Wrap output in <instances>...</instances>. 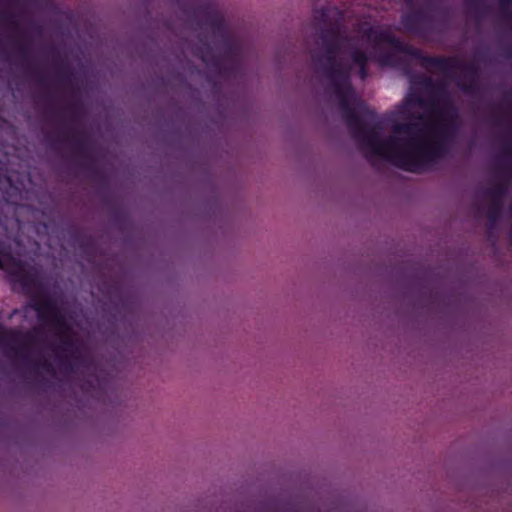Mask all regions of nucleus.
<instances>
[{"mask_svg":"<svg viewBox=\"0 0 512 512\" xmlns=\"http://www.w3.org/2000/svg\"><path fill=\"white\" fill-rule=\"evenodd\" d=\"M495 127L501 130V152L497 160L494 184L477 193L478 210L486 209L489 228L499 220L504 198L512 180V90L505 95L503 103L493 111Z\"/></svg>","mask_w":512,"mask_h":512,"instance_id":"nucleus-4","label":"nucleus"},{"mask_svg":"<svg viewBox=\"0 0 512 512\" xmlns=\"http://www.w3.org/2000/svg\"><path fill=\"white\" fill-rule=\"evenodd\" d=\"M497 3L503 21L512 29V0H497Z\"/></svg>","mask_w":512,"mask_h":512,"instance_id":"nucleus-9","label":"nucleus"},{"mask_svg":"<svg viewBox=\"0 0 512 512\" xmlns=\"http://www.w3.org/2000/svg\"><path fill=\"white\" fill-rule=\"evenodd\" d=\"M173 18L168 28L182 52L201 60L209 77L230 75L253 52V43L230 22L217 0H169Z\"/></svg>","mask_w":512,"mask_h":512,"instance_id":"nucleus-3","label":"nucleus"},{"mask_svg":"<svg viewBox=\"0 0 512 512\" xmlns=\"http://www.w3.org/2000/svg\"><path fill=\"white\" fill-rule=\"evenodd\" d=\"M29 310L36 312L40 326L21 333L0 325V346L4 353L23 361L38 374L56 377L58 373H80L98 382L89 348L68 324L56 301L35 296L24 311Z\"/></svg>","mask_w":512,"mask_h":512,"instance_id":"nucleus-2","label":"nucleus"},{"mask_svg":"<svg viewBox=\"0 0 512 512\" xmlns=\"http://www.w3.org/2000/svg\"><path fill=\"white\" fill-rule=\"evenodd\" d=\"M466 14L473 18L477 29H480L481 22L490 17L493 13L490 0H463Z\"/></svg>","mask_w":512,"mask_h":512,"instance_id":"nucleus-7","label":"nucleus"},{"mask_svg":"<svg viewBox=\"0 0 512 512\" xmlns=\"http://www.w3.org/2000/svg\"><path fill=\"white\" fill-rule=\"evenodd\" d=\"M13 274L27 293L35 295L38 292L39 280L35 269H27L24 265H19Z\"/></svg>","mask_w":512,"mask_h":512,"instance_id":"nucleus-8","label":"nucleus"},{"mask_svg":"<svg viewBox=\"0 0 512 512\" xmlns=\"http://www.w3.org/2000/svg\"><path fill=\"white\" fill-rule=\"evenodd\" d=\"M409 13L402 17L403 27L414 33L429 36L441 32L450 20L449 10L439 7L431 0H405Z\"/></svg>","mask_w":512,"mask_h":512,"instance_id":"nucleus-5","label":"nucleus"},{"mask_svg":"<svg viewBox=\"0 0 512 512\" xmlns=\"http://www.w3.org/2000/svg\"><path fill=\"white\" fill-rule=\"evenodd\" d=\"M23 16L22 0H0V29L7 34L12 47L26 57L29 52V44L21 28Z\"/></svg>","mask_w":512,"mask_h":512,"instance_id":"nucleus-6","label":"nucleus"},{"mask_svg":"<svg viewBox=\"0 0 512 512\" xmlns=\"http://www.w3.org/2000/svg\"><path fill=\"white\" fill-rule=\"evenodd\" d=\"M70 141L71 142H79V143H83L84 144L85 138H84V135H82L80 133H76V134L72 135V139Z\"/></svg>","mask_w":512,"mask_h":512,"instance_id":"nucleus-10","label":"nucleus"},{"mask_svg":"<svg viewBox=\"0 0 512 512\" xmlns=\"http://www.w3.org/2000/svg\"><path fill=\"white\" fill-rule=\"evenodd\" d=\"M93 386H94L93 381L89 379V380L87 381V383H86V384H83V385L81 386V388H82L83 390H89V388H91V387H93Z\"/></svg>","mask_w":512,"mask_h":512,"instance_id":"nucleus-11","label":"nucleus"},{"mask_svg":"<svg viewBox=\"0 0 512 512\" xmlns=\"http://www.w3.org/2000/svg\"><path fill=\"white\" fill-rule=\"evenodd\" d=\"M336 8L316 11L319 36L309 49L328 101L339 106L365 157L412 173L431 170L449 151L459 117L447 91L455 79L477 89L478 63L422 57L418 49L374 28L349 36Z\"/></svg>","mask_w":512,"mask_h":512,"instance_id":"nucleus-1","label":"nucleus"}]
</instances>
